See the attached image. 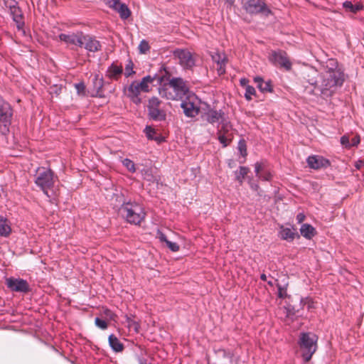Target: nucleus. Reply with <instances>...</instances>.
Masks as SVG:
<instances>
[{"mask_svg":"<svg viewBox=\"0 0 364 364\" xmlns=\"http://www.w3.org/2000/svg\"><path fill=\"white\" fill-rule=\"evenodd\" d=\"M321 82L317 85L314 78L309 79L308 82L314 85L315 89L320 92L323 98L331 97L338 87H341L344 81L343 73L338 68L337 62L333 59L329 60L324 71L321 74Z\"/></svg>","mask_w":364,"mask_h":364,"instance_id":"f257e3e1","label":"nucleus"},{"mask_svg":"<svg viewBox=\"0 0 364 364\" xmlns=\"http://www.w3.org/2000/svg\"><path fill=\"white\" fill-rule=\"evenodd\" d=\"M187 82L181 77H172L159 87V93L163 98L169 100L182 99L188 92Z\"/></svg>","mask_w":364,"mask_h":364,"instance_id":"f03ea898","label":"nucleus"},{"mask_svg":"<svg viewBox=\"0 0 364 364\" xmlns=\"http://www.w3.org/2000/svg\"><path fill=\"white\" fill-rule=\"evenodd\" d=\"M157 79L159 82H161L162 77H159L156 74L151 75H146L144 77L140 82L133 81L127 88V96L136 105L140 104L141 100L139 97L140 93L149 92L150 91L149 85L152 84L154 80Z\"/></svg>","mask_w":364,"mask_h":364,"instance_id":"7ed1b4c3","label":"nucleus"},{"mask_svg":"<svg viewBox=\"0 0 364 364\" xmlns=\"http://www.w3.org/2000/svg\"><path fill=\"white\" fill-rule=\"evenodd\" d=\"M58 176L54 172L48 168L38 167L34 175L35 184L43 192V193L50 198L49 191L54 187Z\"/></svg>","mask_w":364,"mask_h":364,"instance_id":"20e7f679","label":"nucleus"},{"mask_svg":"<svg viewBox=\"0 0 364 364\" xmlns=\"http://www.w3.org/2000/svg\"><path fill=\"white\" fill-rule=\"evenodd\" d=\"M317 336L310 332L300 333L298 345L300 348L301 355L304 362H309L317 349Z\"/></svg>","mask_w":364,"mask_h":364,"instance_id":"39448f33","label":"nucleus"},{"mask_svg":"<svg viewBox=\"0 0 364 364\" xmlns=\"http://www.w3.org/2000/svg\"><path fill=\"white\" fill-rule=\"evenodd\" d=\"M119 212L127 223L133 225H139L146 216L142 206L136 202L124 203L120 206Z\"/></svg>","mask_w":364,"mask_h":364,"instance_id":"423d86ee","label":"nucleus"},{"mask_svg":"<svg viewBox=\"0 0 364 364\" xmlns=\"http://www.w3.org/2000/svg\"><path fill=\"white\" fill-rule=\"evenodd\" d=\"M13 117L11 105L0 97V134L6 136L10 132Z\"/></svg>","mask_w":364,"mask_h":364,"instance_id":"0eeeda50","label":"nucleus"},{"mask_svg":"<svg viewBox=\"0 0 364 364\" xmlns=\"http://www.w3.org/2000/svg\"><path fill=\"white\" fill-rule=\"evenodd\" d=\"M162 102L156 97H151L148 101L147 111L149 119L155 122L165 121L166 112L161 107Z\"/></svg>","mask_w":364,"mask_h":364,"instance_id":"6e6552de","label":"nucleus"},{"mask_svg":"<svg viewBox=\"0 0 364 364\" xmlns=\"http://www.w3.org/2000/svg\"><path fill=\"white\" fill-rule=\"evenodd\" d=\"M242 4L245 11L251 15L261 14L268 16L272 13L264 0H242Z\"/></svg>","mask_w":364,"mask_h":364,"instance_id":"1a4fd4ad","label":"nucleus"},{"mask_svg":"<svg viewBox=\"0 0 364 364\" xmlns=\"http://www.w3.org/2000/svg\"><path fill=\"white\" fill-rule=\"evenodd\" d=\"M269 60L274 65L279 66L286 70L291 69V63L285 51L282 50H272L269 55Z\"/></svg>","mask_w":364,"mask_h":364,"instance_id":"9d476101","label":"nucleus"},{"mask_svg":"<svg viewBox=\"0 0 364 364\" xmlns=\"http://www.w3.org/2000/svg\"><path fill=\"white\" fill-rule=\"evenodd\" d=\"M17 2L14 0H9L6 2V6L9 9L10 15L13 21L16 23L18 31H22L25 34L23 27L25 25L23 16L21 9L17 6Z\"/></svg>","mask_w":364,"mask_h":364,"instance_id":"9b49d317","label":"nucleus"},{"mask_svg":"<svg viewBox=\"0 0 364 364\" xmlns=\"http://www.w3.org/2000/svg\"><path fill=\"white\" fill-rule=\"evenodd\" d=\"M173 55L184 69H191L196 65L193 55L186 49H176L173 52Z\"/></svg>","mask_w":364,"mask_h":364,"instance_id":"f8f14e48","label":"nucleus"},{"mask_svg":"<svg viewBox=\"0 0 364 364\" xmlns=\"http://www.w3.org/2000/svg\"><path fill=\"white\" fill-rule=\"evenodd\" d=\"M7 287L12 291L27 294L31 291L28 282L21 278L9 277L6 279Z\"/></svg>","mask_w":364,"mask_h":364,"instance_id":"ddd939ff","label":"nucleus"},{"mask_svg":"<svg viewBox=\"0 0 364 364\" xmlns=\"http://www.w3.org/2000/svg\"><path fill=\"white\" fill-rule=\"evenodd\" d=\"M181 107L183 109L184 114L188 117H194L199 113L200 108L197 104L196 97L188 96L181 103Z\"/></svg>","mask_w":364,"mask_h":364,"instance_id":"4468645a","label":"nucleus"},{"mask_svg":"<svg viewBox=\"0 0 364 364\" xmlns=\"http://www.w3.org/2000/svg\"><path fill=\"white\" fill-rule=\"evenodd\" d=\"M81 41L82 48H85L88 52L95 53L100 50L102 48L100 42L94 36L82 34Z\"/></svg>","mask_w":364,"mask_h":364,"instance_id":"2eb2a0df","label":"nucleus"},{"mask_svg":"<svg viewBox=\"0 0 364 364\" xmlns=\"http://www.w3.org/2000/svg\"><path fill=\"white\" fill-rule=\"evenodd\" d=\"M306 162L308 166L313 169L327 168L331 165L328 159L318 155L309 156L306 159Z\"/></svg>","mask_w":364,"mask_h":364,"instance_id":"dca6fc26","label":"nucleus"},{"mask_svg":"<svg viewBox=\"0 0 364 364\" xmlns=\"http://www.w3.org/2000/svg\"><path fill=\"white\" fill-rule=\"evenodd\" d=\"M211 58L218 65L217 71L219 75L225 73V67L228 63V57L225 53L214 52L211 54Z\"/></svg>","mask_w":364,"mask_h":364,"instance_id":"f3484780","label":"nucleus"},{"mask_svg":"<svg viewBox=\"0 0 364 364\" xmlns=\"http://www.w3.org/2000/svg\"><path fill=\"white\" fill-rule=\"evenodd\" d=\"M82 34L83 33L82 32L70 34L61 33L59 35V38L61 41H63L67 44L74 45L82 48L81 39Z\"/></svg>","mask_w":364,"mask_h":364,"instance_id":"a211bd4d","label":"nucleus"},{"mask_svg":"<svg viewBox=\"0 0 364 364\" xmlns=\"http://www.w3.org/2000/svg\"><path fill=\"white\" fill-rule=\"evenodd\" d=\"M205 115L206 120L212 124L215 123L219 124L225 119V112L222 109H208Z\"/></svg>","mask_w":364,"mask_h":364,"instance_id":"6ab92c4d","label":"nucleus"},{"mask_svg":"<svg viewBox=\"0 0 364 364\" xmlns=\"http://www.w3.org/2000/svg\"><path fill=\"white\" fill-rule=\"evenodd\" d=\"M279 237L287 242H292L296 237L299 238L300 235L296 232V230L292 228H285L283 225L280 227L279 231Z\"/></svg>","mask_w":364,"mask_h":364,"instance_id":"aec40b11","label":"nucleus"},{"mask_svg":"<svg viewBox=\"0 0 364 364\" xmlns=\"http://www.w3.org/2000/svg\"><path fill=\"white\" fill-rule=\"evenodd\" d=\"M123 73V68L122 65H117L116 63H112L108 68L106 72V76L110 80H117Z\"/></svg>","mask_w":364,"mask_h":364,"instance_id":"412c9836","label":"nucleus"},{"mask_svg":"<svg viewBox=\"0 0 364 364\" xmlns=\"http://www.w3.org/2000/svg\"><path fill=\"white\" fill-rule=\"evenodd\" d=\"M255 171L256 176L259 179L266 181H269L272 180V173L269 170L264 169L262 166V164L258 162L255 164Z\"/></svg>","mask_w":364,"mask_h":364,"instance_id":"4be33fe9","label":"nucleus"},{"mask_svg":"<svg viewBox=\"0 0 364 364\" xmlns=\"http://www.w3.org/2000/svg\"><path fill=\"white\" fill-rule=\"evenodd\" d=\"M343 7L346 12H350L353 14H356L364 9L363 4L360 2L353 4L350 1H344L343 3Z\"/></svg>","mask_w":364,"mask_h":364,"instance_id":"5701e85b","label":"nucleus"},{"mask_svg":"<svg viewBox=\"0 0 364 364\" xmlns=\"http://www.w3.org/2000/svg\"><path fill=\"white\" fill-rule=\"evenodd\" d=\"M300 232L304 237L311 240L315 236L316 231L310 224L304 223L300 228Z\"/></svg>","mask_w":364,"mask_h":364,"instance_id":"b1692460","label":"nucleus"},{"mask_svg":"<svg viewBox=\"0 0 364 364\" xmlns=\"http://www.w3.org/2000/svg\"><path fill=\"white\" fill-rule=\"evenodd\" d=\"M112 9L119 13L120 18L122 19H127L131 15V11L128 6L124 3H120V0L117 3V6Z\"/></svg>","mask_w":364,"mask_h":364,"instance_id":"393cba45","label":"nucleus"},{"mask_svg":"<svg viewBox=\"0 0 364 364\" xmlns=\"http://www.w3.org/2000/svg\"><path fill=\"white\" fill-rule=\"evenodd\" d=\"M11 232L9 221L4 216L0 215V236L7 237Z\"/></svg>","mask_w":364,"mask_h":364,"instance_id":"a878e982","label":"nucleus"},{"mask_svg":"<svg viewBox=\"0 0 364 364\" xmlns=\"http://www.w3.org/2000/svg\"><path fill=\"white\" fill-rule=\"evenodd\" d=\"M108 341L111 348L116 353L122 352L124 350V345L119 341L118 338L114 334H111L108 338Z\"/></svg>","mask_w":364,"mask_h":364,"instance_id":"bb28decb","label":"nucleus"},{"mask_svg":"<svg viewBox=\"0 0 364 364\" xmlns=\"http://www.w3.org/2000/svg\"><path fill=\"white\" fill-rule=\"evenodd\" d=\"M254 81L257 84V87L262 92H272V85L269 81L264 82L263 79L259 76L255 77Z\"/></svg>","mask_w":364,"mask_h":364,"instance_id":"cd10ccee","label":"nucleus"},{"mask_svg":"<svg viewBox=\"0 0 364 364\" xmlns=\"http://www.w3.org/2000/svg\"><path fill=\"white\" fill-rule=\"evenodd\" d=\"M249 171L250 168L248 167L240 166L239 170L234 172L235 180L238 181L240 185L242 184L243 181Z\"/></svg>","mask_w":364,"mask_h":364,"instance_id":"c85d7f7f","label":"nucleus"},{"mask_svg":"<svg viewBox=\"0 0 364 364\" xmlns=\"http://www.w3.org/2000/svg\"><path fill=\"white\" fill-rule=\"evenodd\" d=\"M126 323L127 327L130 331L138 333L140 328V324L136 321L132 319L131 317L126 316Z\"/></svg>","mask_w":364,"mask_h":364,"instance_id":"c756f323","label":"nucleus"},{"mask_svg":"<svg viewBox=\"0 0 364 364\" xmlns=\"http://www.w3.org/2000/svg\"><path fill=\"white\" fill-rule=\"evenodd\" d=\"M231 129V124L230 122L225 119L223 122L219 123L217 133H223L227 134Z\"/></svg>","mask_w":364,"mask_h":364,"instance_id":"7c9ffc66","label":"nucleus"},{"mask_svg":"<svg viewBox=\"0 0 364 364\" xmlns=\"http://www.w3.org/2000/svg\"><path fill=\"white\" fill-rule=\"evenodd\" d=\"M134 65L132 60L131 59H129L127 60V63L126 64L125 68H124V74L126 77H129L136 73V72L134 70Z\"/></svg>","mask_w":364,"mask_h":364,"instance_id":"2f4dec72","label":"nucleus"},{"mask_svg":"<svg viewBox=\"0 0 364 364\" xmlns=\"http://www.w3.org/2000/svg\"><path fill=\"white\" fill-rule=\"evenodd\" d=\"M122 162L123 166H125L131 173H134L136 171L135 164L131 159H124Z\"/></svg>","mask_w":364,"mask_h":364,"instance_id":"473e14b6","label":"nucleus"},{"mask_svg":"<svg viewBox=\"0 0 364 364\" xmlns=\"http://www.w3.org/2000/svg\"><path fill=\"white\" fill-rule=\"evenodd\" d=\"M238 151L243 157H246L247 155L246 142L244 139H240L238 142L237 146Z\"/></svg>","mask_w":364,"mask_h":364,"instance_id":"72a5a7b5","label":"nucleus"},{"mask_svg":"<svg viewBox=\"0 0 364 364\" xmlns=\"http://www.w3.org/2000/svg\"><path fill=\"white\" fill-rule=\"evenodd\" d=\"M256 91L254 87L251 85H247L245 88V97L247 100L250 101L252 100V97L255 95Z\"/></svg>","mask_w":364,"mask_h":364,"instance_id":"f704fd0d","label":"nucleus"},{"mask_svg":"<svg viewBox=\"0 0 364 364\" xmlns=\"http://www.w3.org/2000/svg\"><path fill=\"white\" fill-rule=\"evenodd\" d=\"M218 134V139L220 144H223V147H225L228 145L230 143V139H228V136L227 134H223V133H217Z\"/></svg>","mask_w":364,"mask_h":364,"instance_id":"c9c22d12","label":"nucleus"},{"mask_svg":"<svg viewBox=\"0 0 364 364\" xmlns=\"http://www.w3.org/2000/svg\"><path fill=\"white\" fill-rule=\"evenodd\" d=\"M150 47L147 41L142 40L139 45V50L141 53H146Z\"/></svg>","mask_w":364,"mask_h":364,"instance_id":"e433bc0d","label":"nucleus"},{"mask_svg":"<svg viewBox=\"0 0 364 364\" xmlns=\"http://www.w3.org/2000/svg\"><path fill=\"white\" fill-rule=\"evenodd\" d=\"M144 132L146 133V137L151 140V139H154V136L156 134L155 129L149 126L146 127Z\"/></svg>","mask_w":364,"mask_h":364,"instance_id":"4c0bfd02","label":"nucleus"},{"mask_svg":"<svg viewBox=\"0 0 364 364\" xmlns=\"http://www.w3.org/2000/svg\"><path fill=\"white\" fill-rule=\"evenodd\" d=\"M116 198V201L118 202V205L123 206L124 203H128L124 195L122 193L114 194L113 198Z\"/></svg>","mask_w":364,"mask_h":364,"instance_id":"58836bf2","label":"nucleus"},{"mask_svg":"<svg viewBox=\"0 0 364 364\" xmlns=\"http://www.w3.org/2000/svg\"><path fill=\"white\" fill-rule=\"evenodd\" d=\"M95 323L98 328L102 330L107 329L108 326L106 321L102 320L98 317L95 318Z\"/></svg>","mask_w":364,"mask_h":364,"instance_id":"ea45409f","label":"nucleus"},{"mask_svg":"<svg viewBox=\"0 0 364 364\" xmlns=\"http://www.w3.org/2000/svg\"><path fill=\"white\" fill-rule=\"evenodd\" d=\"M278 289V296L281 299H284L287 296V290L284 287H282L280 284H277Z\"/></svg>","mask_w":364,"mask_h":364,"instance_id":"a19ab883","label":"nucleus"},{"mask_svg":"<svg viewBox=\"0 0 364 364\" xmlns=\"http://www.w3.org/2000/svg\"><path fill=\"white\" fill-rule=\"evenodd\" d=\"M166 244L172 252H178L179 250V246L176 242L168 240Z\"/></svg>","mask_w":364,"mask_h":364,"instance_id":"79ce46f5","label":"nucleus"},{"mask_svg":"<svg viewBox=\"0 0 364 364\" xmlns=\"http://www.w3.org/2000/svg\"><path fill=\"white\" fill-rule=\"evenodd\" d=\"M341 144L346 148H350V139L348 136H343L341 137Z\"/></svg>","mask_w":364,"mask_h":364,"instance_id":"37998d69","label":"nucleus"},{"mask_svg":"<svg viewBox=\"0 0 364 364\" xmlns=\"http://www.w3.org/2000/svg\"><path fill=\"white\" fill-rule=\"evenodd\" d=\"M105 4L110 9L115 8L119 0H103Z\"/></svg>","mask_w":364,"mask_h":364,"instance_id":"c03bdc74","label":"nucleus"},{"mask_svg":"<svg viewBox=\"0 0 364 364\" xmlns=\"http://www.w3.org/2000/svg\"><path fill=\"white\" fill-rule=\"evenodd\" d=\"M77 93H84L85 90V85L83 82H79L75 85Z\"/></svg>","mask_w":364,"mask_h":364,"instance_id":"a18cd8bd","label":"nucleus"},{"mask_svg":"<svg viewBox=\"0 0 364 364\" xmlns=\"http://www.w3.org/2000/svg\"><path fill=\"white\" fill-rule=\"evenodd\" d=\"M157 237L162 242L166 243L167 241H168L166 235L164 233H163L162 232H161L160 230H158V232H157Z\"/></svg>","mask_w":364,"mask_h":364,"instance_id":"49530a36","label":"nucleus"},{"mask_svg":"<svg viewBox=\"0 0 364 364\" xmlns=\"http://www.w3.org/2000/svg\"><path fill=\"white\" fill-rule=\"evenodd\" d=\"M360 141V136H355L351 139L350 141V147L351 146H356Z\"/></svg>","mask_w":364,"mask_h":364,"instance_id":"de8ad7c7","label":"nucleus"},{"mask_svg":"<svg viewBox=\"0 0 364 364\" xmlns=\"http://www.w3.org/2000/svg\"><path fill=\"white\" fill-rule=\"evenodd\" d=\"M95 80L97 81L98 80L97 90V92H99L103 86V80H102V78L98 79V75L95 76Z\"/></svg>","mask_w":364,"mask_h":364,"instance_id":"09e8293b","label":"nucleus"},{"mask_svg":"<svg viewBox=\"0 0 364 364\" xmlns=\"http://www.w3.org/2000/svg\"><path fill=\"white\" fill-rule=\"evenodd\" d=\"M305 218H306L305 215L303 213H300L296 215V219L297 223L300 224L304 222V220H305Z\"/></svg>","mask_w":364,"mask_h":364,"instance_id":"8fccbe9b","label":"nucleus"},{"mask_svg":"<svg viewBox=\"0 0 364 364\" xmlns=\"http://www.w3.org/2000/svg\"><path fill=\"white\" fill-rule=\"evenodd\" d=\"M249 80L247 78H241L240 80V85L246 88L248 85Z\"/></svg>","mask_w":364,"mask_h":364,"instance_id":"3c124183","label":"nucleus"},{"mask_svg":"<svg viewBox=\"0 0 364 364\" xmlns=\"http://www.w3.org/2000/svg\"><path fill=\"white\" fill-rule=\"evenodd\" d=\"M364 166V161L363 160H358L356 164H355V167L358 168V169H360V168H362L363 166Z\"/></svg>","mask_w":364,"mask_h":364,"instance_id":"603ef678","label":"nucleus"},{"mask_svg":"<svg viewBox=\"0 0 364 364\" xmlns=\"http://www.w3.org/2000/svg\"><path fill=\"white\" fill-rule=\"evenodd\" d=\"M229 168H232L236 166V163L233 159H229L228 162Z\"/></svg>","mask_w":364,"mask_h":364,"instance_id":"864d4df0","label":"nucleus"},{"mask_svg":"<svg viewBox=\"0 0 364 364\" xmlns=\"http://www.w3.org/2000/svg\"><path fill=\"white\" fill-rule=\"evenodd\" d=\"M151 140H154L159 143L163 141V137L160 135H158L157 134L154 136V139H151Z\"/></svg>","mask_w":364,"mask_h":364,"instance_id":"5fc2aeb1","label":"nucleus"},{"mask_svg":"<svg viewBox=\"0 0 364 364\" xmlns=\"http://www.w3.org/2000/svg\"><path fill=\"white\" fill-rule=\"evenodd\" d=\"M260 279L262 281H267V276L264 274H262L260 275Z\"/></svg>","mask_w":364,"mask_h":364,"instance_id":"6e6d98bb","label":"nucleus"},{"mask_svg":"<svg viewBox=\"0 0 364 364\" xmlns=\"http://www.w3.org/2000/svg\"><path fill=\"white\" fill-rule=\"evenodd\" d=\"M251 187H252V188H253V189H255V190H256V189L257 188V187H258V186H257V185H253V184H252V185L251 186Z\"/></svg>","mask_w":364,"mask_h":364,"instance_id":"4d7b16f0","label":"nucleus"},{"mask_svg":"<svg viewBox=\"0 0 364 364\" xmlns=\"http://www.w3.org/2000/svg\"><path fill=\"white\" fill-rule=\"evenodd\" d=\"M267 284H268L269 286H271V287H272V286H273V282H272V281H268V282H267Z\"/></svg>","mask_w":364,"mask_h":364,"instance_id":"13d9d810","label":"nucleus"},{"mask_svg":"<svg viewBox=\"0 0 364 364\" xmlns=\"http://www.w3.org/2000/svg\"><path fill=\"white\" fill-rule=\"evenodd\" d=\"M312 75H316V71L313 70V71H312Z\"/></svg>","mask_w":364,"mask_h":364,"instance_id":"bf43d9fd","label":"nucleus"}]
</instances>
